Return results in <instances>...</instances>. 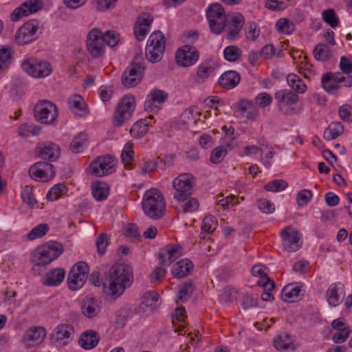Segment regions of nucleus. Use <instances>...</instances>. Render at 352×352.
<instances>
[{"mask_svg": "<svg viewBox=\"0 0 352 352\" xmlns=\"http://www.w3.org/2000/svg\"><path fill=\"white\" fill-rule=\"evenodd\" d=\"M109 294L113 298L120 296L133 282V269L126 264H115L106 276Z\"/></svg>", "mask_w": 352, "mask_h": 352, "instance_id": "nucleus-1", "label": "nucleus"}, {"mask_svg": "<svg viewBox=\"0 0 352 352\" xmlns=\"http://www.w3.org/2000/svg\"><path fill=\"white\" fill-rule=\"evenodd\" d=\"M65 276L64 270L60 268L52 270L47 273L43 283L47 286H56L63 281Z\"/></svg>", "mask_w": 352, "mask_h": 352, "instance_id": "nucleus-30", "label": "nucleus"}, {"mask_svg": "<svg viewBox=\"0 0 352 352\" xmlns=\"http://www.w3.org/2000/svg\"><path fill=\"white\" fill-rule=\"evenodd\" d=\"M46 336L45 329L41 327H32L28 329L23 336V342L27 347L41 344Z\"/></svg>", "mask_w": 352, "mask_h": 352, "instance_id": "nucleus-22", "label": "nucleus"}, {"mask_svg": "<svg viewBox=\"0 0 352 352\" xmlns=\"http://www.w3.org/2000/svg\"><path fill=\"white\" fill-rule=\"evenodd\" d=\"M258 208L264 213H272L275 210L273 203L266 199H260L257 201Z\"/></svg>", "mask_w": 352, "mask_h": 352, "instance_id": "nucleus-62", "label": "nucleus"}, {"mask_svg": "<svg viewBox=\"0 0 352 352\" xmlns=\"http://www.w3.org/2000/svg\"><path fill=\"white\" fill-rule=\"evenodd\" d=\"M276 25L278 30L283 34H289L295 30L294 24L291 21L285 18L278 19Z\"/></svg>", "mask_w": 352, "mask_h": 352, "instance_id": "nucleus-46", "label": "nucleus"}, {"mask_svg": "<svg viewBox=\"0 0 352 352\" xmlns=\"http://www.w3.org/2000/svg\"><path fill=\"white\" fill-rule=\"evenodd\" d=\"M285 336V339H283L282 336H279L274 341V345L278 351H285L292 344V341L289 339V336L286 334Z\"/></svg>", "mask_w": 352, "mask_h": 352, "instance_id": "nucleus-59", "label": "nucleus"}, {"mask_svg": "<svg viewBox=\"0 0 352 352\" xmlns=\"http://www.w3.org/2000/svg\"><path fill=\"white\" fill-rule=\"evenodd\" d=\"M108 245L107 236L106 234H100L96 239V246L98 253L102 255L106 252V248Z\"/></svg>", "mask_w": 352, "mask_h": 352, "instance_id": "nucleus-64", "label": "nucleus"}, {"mask_svg": "<svg viewBox=\"0 0 352 352\" xmlns=\"http://www.w3.org/2000/svg\"><path fill=\"white\" fill-rule=\"evenodd\" d=\"M153 20L152 16L147 12L142 13L137 18L134 27V34L138 41H141L144 39Z\"/></svg>", "mask_w": 352, "mask_h": 352, "instance_id": "nucleus-21", "label": "nucleus"}, {"mask_svg": "<svg viewBox=\"0 0 352 352\" xmlns=\"http://www.w3.org/2000/svg\"><path fill=\"white\" fill-rule=\"evenodd\" d=\"M34 117L41 123L50 124L58 117L57 108L50 101H39L34 107Z\"/></svg>", "mask_w": 352, "mask_h": 352, "instance_id": "nucleus-12", "label": "nucleus"}, {"mask_svg": "<svg viewBox=\"0 0 352 352\" xmlns=\"http://www.w3.org/2000/svg\"><path fill=\"white\" fill-rule=\"evenodd\" d=\"M211 32L215 34H220L224 31L227 25L226 14L223 7L219 3L210 5L206 12Z\"/></svg>", "mask_w": 352, "mask_h": 352, "instance_id": "nucleus-7", "label": "nucleus"}, {"mask_svg": "<svg viewBox=\"0 0 352 352\" xmlns=\"http://www.w3.org/2000/svg\"><path fill=\"white\" fill-rule=\"evenodd\" d=\"M121 158L125 166L129 165L133 159V151L132 150V144L128 142L125 146L124 149L122 151Z\"/></svg>", "mask_w": 352, "mask_h": 352, "instance_id": "nucleus-61", "label": "nucleus"}, {"mask_svg": "<svg viewBox=\"0 0 352 352\" xmlns=\"http://www.w3.org/2000/svg\"><path fill=\"white\" fill-rule=\"evenodd\" d=\"M199 56L198 50L195 47L187 45L177 50L175 60L179 65L188 67L197 63Z\"/></svg>", "mask_w": 352, "mask_h": 352, "instance_id": "nucleus-17", "label": "nucleus"}, {"mask_svg": "<svg viewBox=\"0 0 352 352\" xmlns=\"http://www.w3.org/2000/svg\"><path fill=\"white\" fill-rule=\"evenodd\" d=\"M165 51V47H157L151 46L149 45H146V57L147 60L153 63L160 62L164 55Z\"/></svg>", "mask_w": 352, "mask_h": 352, "instance_id": "nucleus-31", "label": "nucleus"}, {"mask_svg": "<svg viewBox=\"0 0 352 352\" xmlns=\"http://www.w3.org/2000/svg\"><path fill=\"white\" fill-rule=\"evenodd\" d=\"M148 130V124L145 120L137 121L130 129L131 135L135 138H140L144 135Z\"/></svg>", "mask_w": 352, "mask_h": 352, "instance_id": "nucleus-39", "label": "nucleus"}, {"mask_svg": "<svg viewBox=\"0 0 352 352\" xmlns=\"http://www.w3.org/2000/svg\"><path fill=\"white\" fill-rule=\"evenodd\" d=\"M240 75L235 71L224 72L219 79V85L225 88H234L240 82Z\"/></svg>", "mask_w": 352, "mask_h": 352, "instance_id": "nucleus-29", "label": "nucleus"}, {"mask_svg": "<svg viewBox=\"0 0 352 352\" xmlns=\"http://www.w3.org/2000/svg\"><path fill=\"white\" fill-rule=\"evenodd\" d=\"M244 17L241 14H236L230 18L228 24L226 38L228 41H235L239 38L240 32L244 25Z\"/></svg>", "mask_w": 352, "mask_h": 352, "instance_id": "nucleus-23", "label": "nucleus"}, {"mask_svg": "<svg viewBox=\"0 0 352 352\" xmlns=\"http://www.w3.org/2000/svg\"><path fill=\"white\" fill-rule=\"evenodd\" d=\"M243 309L246 311H250L258 305V300L252 295L246 294L243 296L241 301Z\"/></svg>", "mask_w": 352, "mask_h": 352, "instance_id": "nucleus-55", "label": "nucleus"}, {"mask_svg": "<svg viewBox=\"0 0 352 352\" xmlns=\"http://www.w3.org/2000/svg\"><path fill=\"white\" fill-rule=\"evenodd\" d=\"M168 96V94L162 89H154L147 96L144 106L145 111L154 113H157L160 109L158 104L166 101Z\"/></svg>", "mask_w": 352, "mask_h": 352, "instance_id": "nucleus-20", "label": "nucleus"}, {"mask_svg": "<svg viewBox=\"0 0 352 352\" xmlns=\"http://www.w3.org/2000/svg\"><path fill=\"white\" fill-rule=\"evenodd\" d=\"M38 166L36 163L30 166L29 169V175L32 178L34 179H40L43 182H47L54 177L55 172L47 173L44 172L43 170L41 169V168H38Z\"/></svg>", "mask_w": 352, "mask_h": 352, "instance_id": "nucleus-32", "label": "nucleus"}, {"mask_svg": "<svg viewBox=\"0 0 352 352\" xmlns=\"http://www.w3.org/2000/svg\"><path fill=\"white\" fill-rule=\"evenodd\" d=\"M36 154L42 160L55 162L60 155V148L52 142H43L37 144Z\"/></svg>", "mask_w": 352, "mask_h": 352, "instance_id": "nucleus-15", "label": "nucleus"}, {"mask_svg": "<svg viewBox=\"0 0 352 352\" xmlns=\"http://www.w3.org/2000/svg\"><path fill=\"white\" fill-rule=\"evenodd\" d=\"M272 102V97L270 94L263 92L255 97V104L262 108L270 106Z\"/></svg>", "mask_w": 352, "mask_h": 352, "instance_id": "nucleus-57", "label": "nucleus"}, {"mask_svg": "<svg viewBox=\"0 0 352 352\" xmlns=\"http://www.w3.org/2000/svg\"><path fill=\"white\" fill-rule=\"evenodd\" d=\"M100 340L98 333L93 330L82 333L79 338L78 344L85 349L89 350L94 348Z\"/></svg>", "mask_w": 352, "mask_h": 352, "instance_id": "nucleus-26", "label": "nucleus"}, {"mask_svg": "<svg viewBox=\"0 0 352 352\" xmlns=\"http://www.w3.org/2000/svg\"><path fill=\"white\" fill-rule=\"evenodd\" d=\"M305 89H280L275 94V98L278 100V106L280 111L283 114L292 116L297 113L294 107L298 101L299 94H303Z\"/></svg>", "mask_w": 352, "mask_h": 352, "instance_id": "nucleus-6", "label": "nucleus"}, {"mask_svg": "<svg viewBox=\"0 0 352 352\" xmlns=\"http://www.w3.org/2000/svg\"><path fill=\"white\" fill-rule=\"evenodd\" d=\"M49 230V226L47 223H41L34 227L28 234L29 240H34L36 238L44 236Z\"/></svg>", "mask_w": 352, "mask_h": 352, "instance_id": "nucleus-47", "label": "nucleus"}, {"mask_svg": "<svg viewBox=\"0 0 352 352\" xmlns=\"http://www.w3.org/2000/svg\"><path fill=\"white\" fill-rule=\"evenodd\" d=\"M286 79L291 88H307L306 84L295 74H288Z\"/></svg>", "mask_w": 352, "mask_h": 352, "instance_id": "nucleus-60", "label": "nucleus"}, {"mask_svg": "<svg viewBox=\"0 0 352 352\" xmlns=\"http://www.w3.org/2000/svg\"><path fill=\"white\" fill-rule=\"evenodd\" d=\"M104 44L111 47H115L120 41V35L115 30H107L103 33Z\"/></svg>", "mask_w": 352, "mask_h": 352, "instance_id": "nucleus-51", "label": "nucleus"}, {"mask_svg": "<svg viewBox=\"0 0 352 352\" xmlns=\"http://www.w3.org/2000/svg\"><path fill=\"white\" fill-rule=\"evenodd\" d=\"M223 55L225 59L230 62H234L241 57V50L236 46L230 45L224 49Z\"/></svg>", "mask_w": 352, "mask_h": 352, "instance_id": "nucleus-44", "label": "nucleus"}, {"mask_svg": "<svg viewBox=\"0 0 352 352\" xmlns=\"http://www.w3.org/2000/svg\"><path fill=\"white\" fill-rule=\"evenodd\" d=\"M89 267L85 262H78L73 266L67 278L68 287L72 290H77L83 286L87 279Z\"/></svg>", "mask_w": 352, "mask_h": 352, "instance_id": "nucleus-10", "label": "nucleus"}, {"mask_svg": "<svg viewBox=\"0 0 352 352\" xmlns=\"http://www.w3.org/2000/svg\"><path fill=\"white\" fill-rule=\"evenodd\" d=\"M41 21L31 19L21 25L15 35V41L18 45H23L35 41L38 37V28Z\"/></svg>", "mask_w": 352, "mask_h": 352, "instance_id": "nucleus-9", "label": "nucleus"}, {"mask_svg": "<svg viewBox=\"0 0 352 352\" xmlns=\"http://www.w3.org/2000/svg\"><path fill=\"white\" fill-rule=\"evenodd\" d=\"M144 70L141 63H133L122 75V81L125 87H135L140 82L141 76Z\"/></svg>", "mask_w": 352, "mask_h": 352, "instance_id": "nucleus-18", "label": "nucleus"}, {"mask_svg": "<svg viewBox=\"0 0 352 352\" xmlns=\"http://www.w3.org/2000/svg\"><path fill=\"white\" fill-rule=\"evenodd\" d=\"M113 166L114 160L111 156L100 157L90 164L89 172L96 177H102L109 174Z\"/></svg>", "mask_w": 352, "mask_h": 352, "instance_id": "nucleus-19", "label": "nucleus"}, {"mask_svg": "<svg viewBox=\"0 0 352 352\" xmlns=\"http://www.w3.org/2000/svg\"><path fill=\"white\" fill-rule=\"evenodd\" d=\"M193 269V264L189 259H182L174 266L172 270L173 276L178 278L188 276Z\"/></svg>", "mask_w": 352, "mask_h": 352, "instance_id": "nucleus-27", "label": "nucleus"}, {"mask_svg": "<svg viewBox=\"0 0 352 352\" xmlns=\"http://www.w3.org/2000/svg\"><path fill=\"white\" fill-rule=\"evenodd\" d=\"M12 59V50L8 47L0 45V72L8 68Z\"/></svg>", "mask_w": 352, "mask_h": 352, "instance_id": "nucleus-40", "label": "nucleus"}, {"mask_svg": "<svg viewBox=\"0 0 352 352\" xmlns=\"http://www.w3.org/2000/svg\"><path fill=\"white\" fill-rule=\"evenodd\" d=\"M63 252V247L60 243L51 241L34 250L32 261L37 266H45L56 259Z\"/></svg>", "mask_w": 352, "mask_h": 352, "instance_id": "nucleus-4", "label": "nucleus"}, {"mask_svg": "<svg viewBox=\"0 0 352 352\" xmlns=\"http://www.w3.org/2000/svg\"><path fill=\"white\" fill-rule=\"evenodd\" d=\"M313 54L315 58L320 61H326L332 56L329 45L323 43L316 45Z\"/></svg>", "mask_w": 352, "mask_h": 352, "instance_id": "nucleus-37", "label": "nucleus"}, {"mask_svg": "<svg viewBox=\"0 0 352 352\" xmlns=\"http://www.w3.org/2000/svg\"><path fill=\"white\" fill-rule=\"evenodd\" d=\"M164 251H165L168 255L167 265H170L182 255V248L179 245L173 244L168 245Z\"/></svg>", "mask_w": 352, "mask_h": 352, "instance_id": "nucleus-42", "label": "nucleus"}, {"mask_svg": "<svg viewBox=\"0 0 352 352\" xmlns=\"http://www.w3.org/2000/svg\"><path fill=\"white\" fill-rule=\"evenodd\" d=\"M344 285L341 283L331 285L327 290V298L329 304L331 306H337L339 304V291L343 290Z\"/></svg>", "mask_w": 352, "mask_h": 352, "instance_id": "nucleus-36", "label": "nucleus"}, {"mask_svg": "<svg viewBox=\"0 0 352 352\" xmlns=\"http://www.w3.org/2000/svg\"><path fill=\"white\" fill-rule=\"evenodd\" d=\"M187 201L185 202L182 206V212L184 213L187 212H192L197 210V209L199 207V202L198 201L192 197H189L186 199Z\"/></svg>", "mask_w": 352, "mask_h": 352, "instance_id": "nucleus-63", "label": "nucleus"}, {"mask_svg": "<svg viewBox=\"0 0 352 352\" xmlns=\"http://www.w3.org/2000/svg\"><path fill=\"white\" fill-rule=\"evenodd\" d=\"M288 186L286 181L283 179H275L265 185V189L271 192H278L285 189Z\"/></svg>", "mask_w": 352, "mask_h": 352, "instance_id": "nucleus-54", "label": "nucleus"}, {"mask_svg": "<svg viewBox=\"0 0 352 352\" xmlns=\"http://www.w3.org/2000/svg\"><path fill=\"white\" fill-rule=\"evenodd\" d=\"M228 154V150L224 146L214 148L210 155V162L214 164L221 163Z\"/></svg>", "mask_w": 352, "mask_h": 352, "instance_id": "nucleus-41", "label": "nucleus"}, {"mask_svg": "<svg viewBox=\"0 0 352 352\" xmlns=\"http://www.w3.org/2000/svg\"><path fill=\"white\" fill-rule=\"evenodd\" d=\"M344 127L341 122H332L324 131V138L327 140L336 139L342 134Z\"/></svg>", "mask_w": 352, "mask_h": 352, "instance_id": "nucleus-34", "label": "nucleus"}, {"mask_svg": "<svg viewBox=\"0 0 352 352\" xmlns=\"http://www.w3.org/2000/svg\"><path fill=\"white\" fill-rule=\"evenodd\" d=\"M179 123L184 127H188L191 123H197V119L194 117L192 109H186L180 116Z\"/></svg>", "mask_w": 352, "mask_h": 352, "instance_id": "nucleus-49", "label": "nucleus"}, {"mask_svg": "<svg viewBox=\"0 0 352 352\" xmlns=\"http://www.w3.org/2000/svg\"><path fill=\"white\" fill-rule=\"evenodd\" d=\"M217 227V221L215 217L206 216L202 221L201 230L208 234L212 233Z\"/></svg>", "mask_w": 352, "mask_h": 352, "instance_id": "nucleus-48", "label": "nucleus"}, {"mask_svg": "<svg viewBox=\"0 0 352 352\" xmlns=\"http://www.w3.org/2000/svg\"><path fill=\"white\" fill-rule=\"evenodd\" d=\"M159 294L153 291H148L144 293L142 297V303L146 307H153L159 300Z\"/></svg>", "mask_w": 352, "mask_h": 352, "instance_id": "nucleus-53", "label": "nucleus"}, {"mask_svg": "<svg viewBox=\"0 0 352 352\" xmlns=\"http://www.w3.org/2000/svg\"><path fill=\"white\" fill-rule=\"evenodd\" d=\"M81 310L86 318H92L99 314L100 308L97 300L92 295H88L81 302Z\"/></svg>", "mask_w": 352, "mask_h": 352, "instance_id": "nucleus-25", "label": "nucleus"}, {"mask_svg": "<svg viewBox=\"0 0 352 352\" xmlns=\"http://www.w3.org/2000/svg\"><path fill=\"white\" fill-rule=\"evenodd\" d=\"M66 191L67 187L65 185L62 184L54 185L49 190L47 198L48 200L51 201L56 200L60 195L65 193Z\"/></svg>", "mask_w": 352, "mask_h": 352, "instance_id": "nucleus-52", "label": "nucleus"}, {"mask_svg": "<svg viewBox=\"0 0 352 352\" xmlns=\"http://www.w3.org/2000/svg\"><path fill=\"white\" fill-rule=\"evenodd\" d=\"M21 197L24 202H25L30 207H34L38 201L34 197L33 187L26 186L21 191Z\"/></svg>", "mask_w": 352, "mask_h": 352, "instance_id": "nucleus-43", "label": "nucleus"}, {"mask_svg": "<svg viewBox=\"0 0 352 352\" xmlns=\"http://www.w3.org/2000/svg\"><path fill=\"white\" fill-rule=\"evenodd\" d=\"M87 140V135L80 133L76 136L71 142L70 149L74 153H80L82 151L83 145Z\"/></svg>", "mask_w": 352, "mask_h": 352, "instance_id": "nucleus-50", "label": "nucleus"}, {"mask_svg": "<svg viewBox=\"0 0 352 352\" xmlns=\"http://www.w3.org/2000/svg\"><path fill=\"white\" fill-rule=\"evenodd\" d=\"M217 65L212 59H207L202 62L197 69V76L203 82L212 75Z\"/></svg>", "mask_w": 352, "mask_h": 352, "instance_id": "nucleus-28", "label": "nucleus"}, {"mask_svg": "<svg viewBox=\"0 0 352 352\" xmlns=\"http://www.w3.org/2000/svg\"><path fill=\"white\" fill-rule=\"evenodd\" d=\"M300 292L301 288L300 287L287 285L282 290L281 298L284 301L289 302H294L300 296Z\"/></svg>", "mask_w": 352, "mask_h": 352, "instance_id": "nucleus-33", "label": "nucleus"}, {"mask_svg": "<svg viewBox=\"0 0 352 352\" xmlns=\"http://www.w3.org/2000/svg\"><path fill=\"white\" fill-rule=\"evenodd\" d=\"M74 333V327L70 324H60L54 330V333L51 336V340L53 343L58 345L65 344Z\"/></svg>", "mask_w": 352, "mask_h": 352, "instance_id": "nucleus-24", "label": "nucleus"}, {"mask_svg": "<svg viewBox=\"0 0 352 352\" xmlns=\"http://www.w3.org/2000/svg\"><path fill=\"white\" fill-rule=\"evenodd\" d=\"M284 248L289 252H296L301 246V234L294 228L287 226L280 233Z\"/></svg>", "mask_w": 352, "mask_h": 352, "instance_id": "nucleus-14", "label": "nucleus"}, {"mask_svg": "<svg viewBox=\"0 0 352 352\" xmlns=\"http://www.w3.org/2000/svg\"><path fill=\"white\" fill-rule=\"evenodd\" d=\"M21 66L25 72L35 78L47 76L52 72V65L49 62L36 58L26 59L22 63Z\"/></svg>", "mask_w": 352, "mask_h": 352, "instance_id": "nucleus-11", "label": "nucleus"}, {"mask_svg": "<svg viewBox=\"0 0 352 352\" xmlns=\"http://www.w3.org/2000/svg\"><path fill=\"white\" fill-rule=\"evenodd\" d=\"M147 45L153 46L155 47H165L166 38L164 34L160 31H155L153 32L147 41Z\"/></svg>", "mask_w": 352, "mask_h": 352, "instance_id": "nucleus-45", "label": "nucleus"}, {"mask_svg": "<svg viewBox=\"0 0 352 352\" xmlns=\"http://www.w3.org/2000/svg\"><path fill=\"white\" fill-rule=\"evenodd\" d=\"M322 18L323 20L332 28L336 27L339 23L336 12L333 9L324 10L322 12Z\"/></svg>", "mask_w": 352, "mask_h": 352, "instance_id": "nucleus-56", "label": "nucleus"}, {"mask_svg": "<svg viewBox=\"0 0 352 352\" xmlns=\"http://www.w3.org/2000/svg\"><path fill=\"white\" fill-rule=\"evenodd\" d=\"M43 7V2L42 0L26 1L12 12L10 19L12 21H18L21 17L27 16L30 14L37 12Z\"/></svg>", "mask_w": 352, "mask_h": 352, "instance_id": "nucleus-16", "label": "nucleus"}, {"mask_svg": "<svg viewBox=\"0 0 352 352\" xmlns=\"http://www.w3.org/2000/svg\"><path fill=\"white\" fill-rule=\"evenodd\" d=\"M340 68L342 73H325L321 79L322 88H338L342 84L344 87L352 86V78L349 76L352 73V62L346 57L342 56Z\"/></svg>", "mask_w": 352, "mask_h": 352, "instance_id": "nucleus-2", "label": "nucleus"}, {"mask_svg": "<svg viewBox=\"0 0 352 352\" xmlns=\"http://www.w3.org/2000/svg\"><path fill=\"white\" fill-rule=\"evenodd\" d=\"M142 209L150 218L157 220L165 214L166 203L162 193L157 189L147 190L143 197Z\"/></svg>", "mask_w": 352, "mask_h": 352, "instance_id": "nucleus-3", "label": "nucleus"}, {"mask_svg": "<svg viewBox=\"0 0 352 352\" xmlns=\"http://www.w3.org/2000/svg\"><path fill=\"white\" fill-rule=\"evenodd\" d=\"M135 108V98L132 94L125 95L117 104L112 118V124L120 127L132 118Z\"/></svg>", "mask_w": 352, "mask_h": 352, "instance_id": "nucleus-5", "label": "nucleus"}, {"mask_svg": "<svg viewBox=\"0 0 352 352\" xmlns=\"http://www.w3.org/2000/svg\"><path fill=\"white\" fill-rule=\"evenodd\" d=\"M118 0H94L96 9L100 12H105L116 6Z\"/></svg>", "mask_w": 352, "mask_h": 352, "instance_id": "nucleus-58", "label": "nucleus"}, {"mask_svg": "<svg viewBox=\"0 0 352 352\" xmlns=\"http://www.w3.org/2000/svg\"><path fill=\"white\" fill-rule=\"evenodd\" d=\"M195 181L194 176L190 173H182L175 178L173 182L174 198L179 201H186L192 195Z\"/></svg>", "mask_w": 352, "mask_h": 352, "instance_id": "nucleus-8", "label": "nucleus"}, {"mask_svg": "<svg viewBox=\"0 0 352 352\" xmlns=\"http://www.w3.org/2000/svg\"><path fill=\"white\" fill-rule=\"evenodd\" d=\"M194 290L195 286L192 280L184 283L180 287L176 302L178 304L179 301L184 302L188 300L192 295Z\"/></svg>", "mask_w": 352, "mask_h": 352, "instance_id": "nucleus-35", "label": "nucleus"}, {"mask_svg": "<svg viewBox=\"0 0 352 352\" xmlns=\"http://www.w3.org/2000/svg\"><path fill=\"white\" fill-rule=\"evenodd\" d=\"M87 49L93 58L102 56L105 52L103 33L98 28L91 30L87 36Z\"/></svg>", "mask_w": 352, "mask_h": 352, "instance_id": "nucleus-13", "label": "nucleus"}, {"mask_svg": "<svg viewBox=\"0 0 352 352\" xmlns=\"http://www.w3.org/2000/svg\"><path fill=\"white\" fill-rule=\"evenodd\" d=\"M109 186L104 182H96L92 185V194L98 201H103L109 195Z\"/></svg>", "mask_w": 352, "mask_h": 352, "instance_id": "nucleus-38", "label": "nucleus"}]
</instances>
